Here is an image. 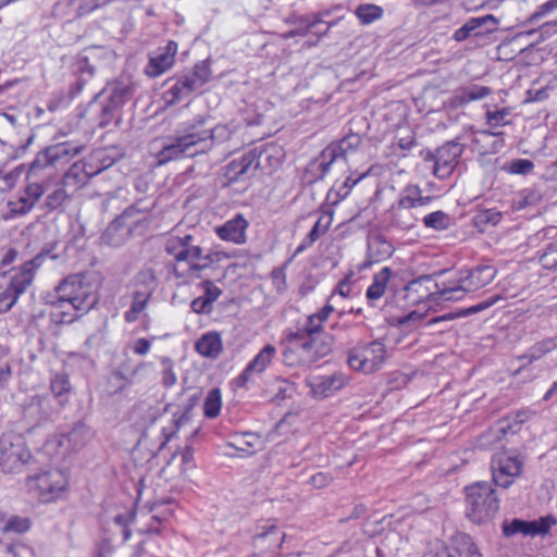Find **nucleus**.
Masks as SVG:
<instances>
[{"instance_id": "1", "label": "nucleus", "mask_w": 557, "mask_h": 557, "mask_svg": "<svg viewBox=\"0 0 557 557\" xmlns=\"http://www.w3.org/2000/svg\"><path fill=\"white\" fill-rule=\"evenodd\" d=\"M351 284L346 277L341 280L329 298L327 304L318 312L307 315L304 324L283 332V361L288 367H309L333 350L334 335L324 331V324L335 311L330 301L335 294L347 298L351 294Z\"/></svg>"}, {"instance_id": "2", "label": "nucleus", "mask_w": 557, "mask_h": 557, "mask_svg": "<svg viewBox=\"0 0 557 557\" xmlns=\"http://www.w3.org/2000/svg\"><path fill=\"white\" fill-rule=\"evenodd\" d=\"M208 117L197 115L182 125L174 136L168 137L156 154L159 165L183 158H194L231 140L233 132L225 124L208 127Z\"/></svg>"}, {"instance_id": "3", "label": "nucleus", "mask_w": 557, "mask_h": 557, "mask_svg": "<svg viewBox=\"0 0 557 557\" xmlns=\"http://www.w3.org/2000/svg\"><path fill=\"white\" fill-rule=\"evenodd\" d=\"M46 299L47 304L52 306L50 315L57 324L72 323L97 302L90 285L85 284L83 277L77 274L63 278Z\"/></svg>"}, {"instance_id": "4", "label": "nucleus", "mask_w": 557, "mask_h": 557, "mask_svg": "<svg viewBox=\"0 0 557 557\" xmlns=\"http://www.w3.org/2000/svg\"><path fill=\"white\" fill-rule=\"evenodd\" d=\"M497 270L491 264H478L470 269H460L458 271H440L435 273L443 278L444 300L458 301L467 293H474L493 282Z\"/></svg>"}, {"instance_id": "5", "label": "nucleus", "mask_w": 557, "mask_h": 557, "mask_svg": "<svg viewBox=\"0 0 557 557\" xmlns=\"http://www.w3.org/2000/svg\"><path fill=\"white\" fill-rule=\"evenodd\" d=\"M499 510V499L487 482H476L466 488V516L476 524L494 519Z\"/></svg>"}, {"instance_id": "6", "label": "nucleus", "mask_w": 557, "mask_h": 557, "mask_svg": "<svg viewBox=\"0 0 557 557\" xmlns=\"http://www.w3.org/2000/svg\"><path fill=\"white\" fill-rule=\"evenodd\" d=\"M385 360L386 347L377 339L370 343H359L348 351L347 357L349 367L364 374L380 370Z\"/></svg>"}, {"instance_id": "7", "label": "nucleus", "mask_w": 557, "mask_h": 557, "mask_svg": "<svg viewBox=\"0 0 557 557\" xmlns=\"http://www.w3.org/2000/svg\"><path fill=\"white\" fill-rule=\"evenodd\" d=\"M134 88L129 84H116L112 87L110 96L99 103L97 114L98 126L104 128L111 124L117 126L122 122L123 107L132 99Z\"/></svg>"}, {"instance_id": "8", "label": "nucleus", "mask_w": 557, "mask_h": 557, "mask_svg": "<svg viewBox=\"0 0 557 557\" xmlns=\"http://www.w3.org/2000/svg\"><path fill=\"white\" fill-rule=\"evenodd\" d=\"M362 143V138L359 134L349 133L342 139L330 144L317 159L318 170L321 176H324L331 169V165L343 158L346 159L348 154L354 153L358 150Z\"/></svg>"}, {"instance_id": "9", "label": "nucleus", "mask_w": 557, "mask_h": 557, "mask_svg": "<svg viewBox=\"0 0 557 557\" xmlns=\"http://www.w3.org/2000/svg\"><path fill=\"white\" fill-rule=\"evenodd\" d=\"M493 482L504 488L509 487L519 476L523 461L510 451H499L492 459Z\"/></svg>"}, {"instance_id": "10", "label": "nucleus", "mask_w": 557, "mask_h": 557, "mask_svg": "<svg viewBox=\"0 0 557 557\" xmlns=\"http://www.w3.org/2000/svg\"><path fill=\"white\" fill-rule=\"evenodd\" d=\"M67 479L59 469L42 471L28 479L30 490L37 491L44 502H50L66 487Z\"/></svg>"}, {"instance_id": "11", "label": "nucleus", "mask_w": 557, "mask_h": 557, "mask_svg": "<svg viewBox=\"0 0 557 557\" xmlns=\"http://www.w3.org/2000/svg\"><path fill=\"white\" fill-rule=\"evenodd\" d=\"M443 287V280L434 281L431 275H422L410 281L405 286V292L406 297L412 302L445 301Z\"/></svg>"}, {"instance_id": "12", "label": "nucleus", "mask_w": 557, "mask_h": 557, "mask_svg": "<svg viewBox=\"0 0 557 557\" xmlns=\"http://www.w3.org/2000/svg\"><path fill=\"white\" fill-rule=\"evenodd\" d=\"M32 285L29 274L21 273L18 270L12 269L9 272L8 282L3 289L0 290V314L5 313L17 302Z\"/></svg>"}, {"instance_id": "13", "label": "nucleus", "mask_w": 557, "mask_h": 557, "mask_svg": "<svg viewBox=\"0 0 557 557\" xmlns=\"http://www.w3.org/2000/svg\"><path fill=\"white\" fill-rule=\"evenodd\" d=\"M165 251L173 256V264H191L200 257L202 248L194 244V237L189 234L184 236H170L165 243Z\"/></svg>"}, {"instance_id": "14", "label": "nucleus", "mask_w": 557, "mask_h": 557, "mask_svg": "<svg viewBox=\"0 0 557 557\" xmlns=\"http://www.w3.org/2000/svg\"><path fill=\"white\" fill-rule=\"evenodd\" d=\"M114 52L107 46H89L84 48L76 57V69L78 72L88 73L92 76L96 70L107 62H111Z\"/></svg>"}, {"instance_id": "15", "label": "nucleus", "mask_w": 557, "mask_h": 557, "mask_svg": "<svg viewBox=\"0 0 557 557\" xmlns=\"http://www.w3.org/2000/svg\"><path fill=\"white\" fill-rule=\"evenodd\" d=\"M463 152V146L457 140L446 141L437 148L436 165H433V174L438 178L448 177Z\"/></svg>"}, {"instance_id": "16", "label": "nucleus", "mask_w": 557, "mask_h": 557, "mask_svg": "<svg viewBox=\"0 0 557 557\" xmlns=\"http://www.w3.org/2000/svg\"><path fill=\"white\" fill-rule=\"evenodd\" d=\"M260 154L256 151H249L235 159L225 166V177L227 183L242 182L256 174L260 166Z\"/></svg>"}, {"instance_id": "17", "label": "nucleus", "mask_w": 557, "mask_h": 557, "mask_svg": "<svg viewBox=\"0 0 557 557\" xmlns=\"http://www.w3.org/2000/svg\"><path fill=\"white\" fill-rule=\"evenodd\" d=\"M498 21L492 15L471 17L461 27L455 30L453 38L458 41H465L470 37H479L492 33L497 28Z\"/></svg>"}, {"instance_id": "18", "label": "nucleus", "mask_w": 557, "mask_h": 557, "mask_svg": "<svg viewBox=\"0 0 557 557\" xmlns=\"http://www.w3.org/2000/svg\"><path fill=\"white\" fill-rule=\"evenodd\" d=\"M1 465L8 471H20L30 458L29 450L25 448L23 441L17 438L16 443L1 440Z\"/></svg>"}, {"instance_id": "19", "label": "nucleus", "mask_w": 557, "mask_h": 557, "mask_svg": "<svg viewBox=\"0 0 557 557\" xmlns=\"http://www.w3.org/2000/svg\"><path fill=\"white\" fill-rule=\"evenodd\" d=\"M153 203L145 205V200L128 206L117 218L127 227L131 228L132 234L141 232L148 228L150 224L149 212Z\"/></svg>"}, {"instance_id": "20", "label": "nucleus", "mask_w": 557, "mask_h": 557, "mask_svg": "<svg viewBox=\"0 0 557 557\" xmlns=\"http://www.w3.org/2000/svg\"><path fill=\"white\" fill-rule=\"evenodd\" d=\"M225 255L220 251H212L207 255L200 252V257L195 259V261L189 264H172V273L177 278H183L185 281L200 278L201 271L209 269L214 262L221 260Z\"/></svg>"}, {"instance_id": "21", "label": "nucleus", "mask_w": 557, "mask_h": 557, "mask_svg": "<svg viewBox=\"0 0 557 557\" xmlns=\"http://www.w3.org/2000/svg\"><path fill=\"white\" fill-rule=\"evenodd\" d=\"M275 355L276 348L271 344L265 345L237 376L236 385L244 387L255 375L263 373L271 364Z\"/></svg>"}, {"instance_id": "22", "label": "nucleus", "mask_w": 557, "mask_h": 557, "mask_svg": "<svg viewBox=\"0 0 557 557\" xmlns=\"http://www.w3.org/2000/svg\"><path fill=\"white\" fill-rule=\"evenodd\" d=\"M393 252L394 246L385 236L379 233L370 235L367 244V260L363 262L362 269L388 259Z\"/></svg>"}, {"instance_id": "23", "label": "nucleus", "mask_w": 557, "mask_h": 557, "mask_svg": "<svg viewBox=\"0 0 557 557\" xmlns=\"http://www.w3.org/2000/svg\"><path fill=\"white\" fill-rule=\"evenodd\" d=\"M348 383V377L342 372H334L331 375H321L314 377L310 383L314 395L329 397L343 388Z\"/></svg>"}, {"instance_id": "24", "label": "nucleus", "mask_w": 557, "mask_h": 557, "mask_svg": "<svg viewBox=\"0 0 557 557\" xmlns=\"http://www.w3.org/2000/svg\"><path fill=\"white\" fill-rule=\"evenodd\" d=\"M432 200L433 197L423 195L420 186L416 184H409L401 189L398 199L394 205L400 207L401 209L419 212L420 208L430 205Z\"/></svg>"}, {"instance_id": "25", "label": "nucleus", "mask_w": 557, "mask_h": 557, "mask_svg": "<svg viewBox=\"0 0 557 557\" xmlns=\"http://www.w3.org/2000/svg\"><path fill=\"white\" fill-rule=\"evenodd\" d=\"M492 89L487 86L468 85L456 89L454 95L448 100V106L451 109H459L468 103L481 100L491 95Z\"/></svg>"}, {"instance_id": "26", "label": "nucleus", "mask_w": 557, "mask_h": 557, "mask_svg": "<svg viewBox=\"0 0 557 557\" xmlns=\"http://www.w3.org/2000/svg\"><path fill=\"white\" fill-rule=\"evenodd\" d=\"M247 227V220L242 214H237L223 225L216 227L215 233L223 240L232 242L234 244H244L246 242Z\"/></svg>"}, {"instance_id": "27", "label": "nucleus", "mask_w": 557, "mask_h": 557, "mask_svg": "<svg viewBox=\"0 0 557 557\" xmlns=\"http://www.w3.org/2000/svg\"><path fill=\"white\" fill-rule=\"evenodd\" d=\"M84 149L83 145L65 141L47 147L48 156L51 159L52 168L70 162Z\"/></svg>"}, {"instance_id": "28", "label": "nucleus", "mask_w": 557, "mask_h": 557, "mask_svg": "<svg viewBox=\"0 0 557 557\" xmlns=\"http://www.w3.org/2000/svg\"><path fill=\"white\" fill-rule=\"evenodd\" d=\"M131 235V228H127L116 216L103 231L101 239L107 245L119 247L123 245Z\"/></svg>"}, {"instance_id": "29", "label": "nucleus", "mask_w": 557, "mask_h": 557, "mask_svg": "<svg viewBox=\"0 0 557 557\" xmlns=\"http://www.w3.org/2000/svg\"><path fill=\"white\" fill-rule=\"evenodd\" d=\"M55 400L52 399V397L47 395H36L32 397L30 403L27 407L28 414H35L37 413V421H46L52 417V414L55 412Z\"/></svg>"}, {"instance_id": "30", "label": "nucleus", "mask_w": 557, "mask_h": 557, "mask_svg": "<svg viewBox=\"0 0 557 557\" xmlns=\"http://www.w3.org/2000/svg\"><path fill=\"white\" fill-rule=\"evenodd\" d=\"M196 350L205 357L216 358L223 349L222 339L219 333L209 332L196 342Z\"/></svg>"}, {"instance_id": "31", "label": "nucleus", "mask_w": 557, "mask_h": 557, "mask_svg": "<svg viewBox=\"0 0 557 557\" xmlns=\"http://www.w3.org/2000/svg\"><path fill=\"white\" fill-rule=\"evenodd\" d=\"M191 83L184 75L177 78L164 92V100L169 104H174L181 102L190 96L194 91H197L195 87H193Z\"/></svg>"}, {"instance_id": "32", "label": "nucleus", "mask_w": 557, "mask_h": 557, "mask_svg": "<svg viewBox=\"0 0 557 557\" xmlns=\"http://www.w3.org/2000/svg\"><path fill=\"white\" fill-rule=\"evenodd\" d=\"M392 276V269L384 267L379 273L374 274L372 284L366 292L367 299L374 302L383 297L385 294L387 283Z\"/></svg>"}, {"instance_id": "33", "label": "nucleus", "mask_w": 557, "mask_h": 557, "mask_svg": "<svg viewBox=\"0 0 557 557\" xmlns=\"http://www.w3.org/2000/svg\"><path fill=\"white\" fill-rule=\"evenodd\" d=\"M81 164L87 172L86 174L88 180H90L91 177L101 173L103 170L110 168L113 164V160L107 158L103 151L98 150L92 152L84 161H81Z\"/></svg>"}, {"instance_id": "34", "label": "nucleus", "mask_w": 557, "mask_h": 557, "mask_svg": "<svg viewBox=\"0 0 557 557\" xmlns=\"http://www.w3.org/2000/svg\"><path fill=\"white\" fill-rule=\"evenodd\" d=\"M392 224L400 230H411L420 220V212L401 209L393 205L391 208Z\"/></svg>"}, {"instance_id": "35", "label": "nucleus", "mask_w": 557, "mask_h": 557, "mask_svg": "<svg viewBox=\"0 0 557 557\" xmlns=\"http://www.w3.org/2000/svg\"><path fill=\"white\" fill-rule=\"evenodd\" d=\"M150 297L151 290H135L133 293L131 308L124 313L125 321L128 323L137 321L139 314L146 309Z\"/></svg>"}, {"instance_id": "36", "label": "nucleus", "mask_w": 557, "mask_h": 557, "mask_svg": "<svg viewBox=\"0 0 557 557\" xmlns=\"http://www.w3.org/2000/svg\"><path fill=\"white\" fill-rule=\"evenodd\" d=\"M557 348V335L554 337L545 338L541 342L535 343L527 354L519 357V360H527L528 363H531L535 360L541 359L546 354Z\"/></svg>"}, {"instance_id": "37", "label": "nucleus", "mask_w": 557, "mask_h": 557, "mask_svg": "<svg viewBox=\"0 0 557 557\" xmlns=\"http://www.w3.org/2000/svg\"><path fill=\"white\" fill-rule=\"evenodd\" d=\"M92 437V431L83 422H78L74 428L63 436V441L66 440L73 449H79L84 447Z\"/></svg>"}, {"instance_id": "38", "label": "nucleus", "mask_w": 557, "mask_h": 557, "mask_svg": "<svg viewBox=\"0 0 557 557\" xmlns=\"http://www.w3.org/2000/svg\"><path fill=\"white\" fill-rule=\"evenodd\" d=\"M503 219V212L496 209H480L472 218L473 225L485 232L490 226H496Z\"/></svg>"}, {"instance_id": "39", "label": "nucleus", "mask_w": 557, "mask_h": 557, "mask_svg": "<svg viewBox=\"0 0 557 557\" xmlns=\"http://www.w3.org/2000/svg\"><path fill=\"white\" fill-rule=\"evenodd\" d=\"M55 248V243L46 244L41 250L32 259L23 263V265L18 269L21 273L29 274L32 277V282L34 281L36 270L42 264L44 259L50 257L51 259H55V255H52L53 249Z\"/></svg>"}, {"instance_id": "40", "label": "nucleus", "mask_w": 557, "mask_h": 557, "mask_svg": "<svg viewBox=\"0 0 557 557\" xmlns=\"http://www.w3.org/2000/svg\"><path fill=\"white\" fill-rule=\"evenodd\" d=\"M50 391L53 400H58L60 407L66 401L65 396L71 391V384L66 374H54L50 380Z\"/></svg>"}, {"instance_id": "41", "label": "nucleus", "mask_w": 557, "mask_h": 557, "mask_svg": "<svg viewBox=\"0 0 557 557\" xmlns=\"http://www.w3.org/2000/svg\"><path fill=\"white\" fill-rule=\"evenodd\" d=\"M87 172L81 162H75L64 174L62 185L78 189L88 183Z\"/></svg>"}, {"instance_id": "42", "label": "nucleus", "mask_w": 557, "mask_h": 557, "mask_svg": "<svg viewBox=\"0 0 557 557\" xmlns=\"http://www.w3.org/2000/svg\"><path fill=\"white\" fill-rule=\"evenodd\" d=\"M423 225L437 232L446 231L454 224V219L444 211H434L422 218Z\"/></svg>"}, {"instance_id": "43", "label": "nucleus", "mask_w": 557, "mask_h": 557, "mask_svg": "<svg viewBox=\"0 0 557 557\" xmlns=\"http://www.w3.org/2000/svg\"><path fill=\"white\" fill-rule=\"evenodd\" d=\"M384 10L373 3H362L355 10V14L362 25H369L383 16Z\"/></svg>"}, {"instance_id": "44", "label": "nucleus", "mask_w": 557, "mask_h": 557, "mask_svg": "<svg viewBox=\"0 0 557 557\" xmlns=\"http://www.w3.org/2000/svg\"><path fill=\"white\" fill-rule=\"evenodd\" d=\"M174 62L173 53L163 52L154 58L150 59L147 74L150 76H159L169 70Z\"/></svg>"}, {"instance_id": "45", "label": "nucleus", "mask_w": 557, "mask_h": 557, "mask_svg": "<svg viewBox=\"0 0 557 557\" xmlns=\"http://www.w3.org/2000/svg\"><path fill=\"white\" fill-rule=\"evenodd\" d=\"M186 78L194 85L197 90L200 89L206 83L209 82L211 71L205 62L196 64L193 72L184 74Z\"/></svg>"}, {"instance_id": "46", "label": "nucleus", "mask_w": 557, "mask_h": 557, "mask_svg": "<svg viewBox=\"0 0 557 557\" xmlns=\"http://www.w3.org/2000/svg\"><path fill=\"white\" fill-rule=\"evenodd\" d=\"M534 168L535 165L533 161L517 158L506 162L503 170L515 175H528L533 172Z\"/></svg>"}, {"instance_id": "47", "label": "nucleus", "mask_w": 557, "mask_h": 557, "mask_svg": "<svg viewBox=\"0 0 557 557\" xmlns=\"http://www.w3.org/2000/svg\"><path fill=\"white\" fill-rule=\"evenodd\" d=\"M221 392L219 388H213L209 392L203 404V411L207 418L213 419L219 416L221 410Z\"/></svg>"}, {"instance_id": "48", "label": "nucleus", "mask_w": 557, "mask_h": 557, "mask_svg": "<svg viewBox=\"0 0 557 557\" xmlns=\"http://www.w3.org/2000/svg\"><path fill=\"white\" fill-rule=\"evenodd\" d=\"M52 168L51 159L48 156L47 148L37 153L36 158L30 162L27 172V180L35 178L41 170Z\"/></svg>"}, {"instance_id": "49", "label": "nucleus", "mask_w": 557, "mask_h": 557, "mask_svg": "<svg viewBox=\"0 0 557 557\" xmlns=\"http://www.w3.org/2000/svg\"><path fill=\"white\" fill-rule=\"evenodd\" d=\"M65 187L66 186H64V185L62 187H58L46 197L42 207L47 211L51 212V211L59 209L64 203V201L69 198V194L65 190Z\"/></svg>"}, {"instance_id": "50", "label": "nucleus", "mask_w": 557, "mask_h": 557, "mask_svg": "<svg viewBox=\"0 0 557 557\" xmlns=\"http://www.w3.org/2000/svg\"><path fill=\"white\" fill-rule=\"evenodd\" d=\"M258 437L252 433H244L242 435H235L232 442L228 443L230 447L238 451L251 454L250 448H253Z\"/></svg>"}, {"instance_id": "51", "label": "nucleus", "mask_w": 557, "mask_h": 557, "mask_svg": "<svg viewBox=\"0 0 557 557\" xmlns=\"http://www.w3.org/2000/svg\"><path fill=\"white\" fill-rule=\"evenodd\" d=\"M532 528H534V525L531 521L513 519L510 523H504L503 532L506 536H511L518 533L532 535Z\"/></svg>"}, {"instance_id": "52", "label": "nucleus", "mask_w": 557, "mask_h": 557, "mask_svg": "<svg viewBox=\"0 0 557 557\" xmlns=\"http://www.w3.org/2000/svg\"><path fill=\"white\" fill-rule=\"evenodd\" d=\"M333 221L331 213L324 214L319 218L311 231L307 234L310 242H317L323 234H325Z\"/></svg>"}, {"instance_id": "53", "label": "nucleus", "mask_w": 557, "mask_h": 557, "mask_svg": "<svg viewBox=\"0 0 557 557\" xmlns=\"http://www.w3.org/2000/svg\"><path fill=\"white\" fill-rule=\"evenodd\" d=\"M162 366V385L166 388L176 384L177 377L174 372V361L170 357L161 358Z\"/></svg>"}, {"instance_id": "54", "label": "nucleus", "mask_w": 557, "mask_h": 557, "mask_svg": "<svg viewBox=\"0 0 557 557\" xmlns=\"http://www.w3.org/2000/svg\"><path fill=\"white\" fill-rule=\"evenodd\" d=\"M110 0H70V4L75 7L77 15H85L95 9L109 3Z\"/></svg>"}, {"instance_id": "55", "label": "nucleus", "mask_w": 557, "mask_h": 557, "mask_svg": "<svg viewBox=\"0 0 557 557\" xmlns=\"http://www.w3.org/2000/svg\"><path fill=\"white\" fill-rule=\"evenodd\" d=\"M298 21L301 23L302 27H299L298 30H288L287 33L282 34L283 39L287 40L296 36H306L309 30L322 22L318 16H315L313 21H309L308 16H299Z\"/></svg>"}, {"instance_id": "56", "label": "nucleus", "mask_w": 557, "mask_h": 557, "mask_svg": "<svg viewBox=\"0 0 557 557\" xmlns=\"http://www.w3.org/2000/svg\"><path fill=\"white\" fill-rule=\"evenodd\" d=\"M366 174L360 175L358 178L347 177L345 182L339 186V188L335 191L332 188L327 195L329 199L332 197V194H336V198L333 200V203H337L341 200L345 199L351 191L352 187L363 177Z\"/></svg>"}, {"instance_id": "57", "label": "nucleus", "mask_w": 557, "mask_h": 557, "mask_svg": "<svg viewBox=\"0 0 557 557\" xmlns=\"http://www.w3.org/2000/svg\"><path fill=\"white\" fill-rule=\"evenodd\" d=\"M510 114L509 108H503L496 111L486 112V123L491 127H499L509 123L508 116Z\"/></svg>"}, {"instance_id": "58", "label": "nucleus", "mask_w": 557, "mask_h": 557, "mask_svg": "<svg viewBox=\"0 0 557 557\" xmlns=\"http://www.w3.org/2000/svg\"><path fill=\"white\" fill-rule=\"evenodd\" d=\"M540 262L545 269H557V242L547 245L540 256Z\"/></svg>"}, {"instance_id": "59", "label": "nucleus", "mask_w": 557, "mask_h": 557, "mask_svg": "<svg viewBox=\"0 0 557 557\" xmlns=\"http://www.w3.org/2000/svg\"><path fill=\"white\" fill-rule=\"evenodd\" d=\"M32 522L28 518L14 516L11 517L4 529L5 531H13L16 533H25L30 529Z\"/></svg>"}, {"instance_id": "60", "label": "nucleus", "mask_w": 557, "mask_h": 557, "mask_svg": "<svg viewBox=\"0 0 557 557\" xmlns=\"http://www.w3.org/2000/svg\"><path fill=\"white\" fill-rule=\"evenodd\" d=\"M295 392V384L287 381L277 379L276 380V389H275V399L284 400L286 398L292 397Z\"/></svg>"}, {"instance_id": "61", "label": "nucleus", "mask_w": 557, "mask_h": 557, "mask_svg": "<svg viewBox=\"0 0 557 557\" xmlns=\"http://www.w3.org/2000/svg\"><path fill=\"white\" fill-rule=\"evenodd\" d=\"M199 287L203 290L202 297L212 305L222 294V289L214 285L210 280L202 281L199 284Z\"/></svg>"}, {"instance_id": "62", "label": "nucleus", "mask_w": 557, "mask_h": 557, "mask_svg": "<svg viewBox=\"0 0 557 557\" xmlns=\"http://www.w3.org/2000/svg\"><path fill=\"white\" fill-rule=\"evenodd\" d=\"M534 528H532V535L546 534L549 529L556 523L555 518L550 516L542 517L539 520L531 521Z\"/></svg>"}, {"instance_id": "63", "label": "nucleus", "mask_w": 557, "mask_h": 557, "mask_svg": "<svg viewBox=\"0 0 557 557\" xmlns=\"http://www.w3.org/2000/svg\"><path fill=\"white\" fill-rule=\"evenodd\" d=\"M25 198L28 201L33 202V206L40 199V197L45 194V188L41 184L37 182L29 183L25 189Z\"/></svg>"}, {"instance_id": "64", "label": "nucleus", "mask_w": 557, "mask_h": 557, "mask_svg": "<svg viewBox=\"0 0 557 557\" xmlns=\"http://www.w3.org/2000/svg\"><path fill=\"white\" fill-rule=\"evenodd\" d=\"M458 552L459 557H482L470 537L463 540L462 548H459Z\"/></svg>"}]
</instances>
